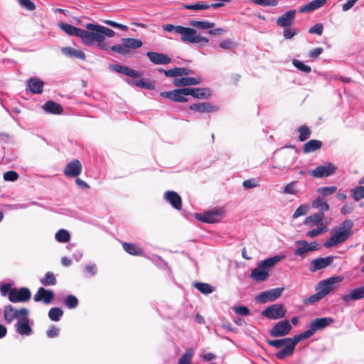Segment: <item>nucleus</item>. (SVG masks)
<instances>
[{
	"label": "nucleus",
	"mask_w": 364,
	"mask_h": 364,
	"mask_svg": "<svg viewBox=\"0 0 364 364\" xmlns=\"http://www.w3.org/2000/svg\"><path fill=\"white\" fill-rule=\"evenodd\" d=\"M353 222L347 219L343 221L339 226L332 230L331 236L324 242L325 247H332L346 241L353 234Z\"/></svg>",
	"instance_id": "obj_1"
},
{
	"label": "nucleus",
	"mask_w": 364,
	"mask_h": 364,
	"mask_svg": "<svg viewBox=\"0 0 364 364\" xmlns=\"http://www.w3.org/2000/svg\"><path fill=\"white\" fill-rule=\"evenodd\" d=\"M86 30L82 29L81 41L87 46L97 43V47L102 50H109V46L103 42V36L100 33V25L94 23H87L85 26Z\"/></svg>",
	"instance_id": "obj_2"
},
{
	"label": "nucleus",
	"mask_w": 364,
	"mask_h": 364,
	"mask_svg": "<svg viewBox=\"0 0 364 364\" xmlns=\"http://www.w3.org/2000/svg\"><path fill=\"white\" fill-rule=\"evenodd\" d=\"M298 337L299 334L295 336L293 338H284L282 339L267 340V343L269 346L276 348L283 347L276 353L275 356L277 359L284 360L294 353L296 346L301 341V340L298 339Z\"/></svg>",
	"instance_id": "obj_3"
},
{
	"label": "nucleus",
	"mask_w": 364,
	"mask_h": 364,
	"mask_svg": "<svg viewBox=\"0 0 364 364\" xmlns=\"http://www.w3.org/2000/svg\"><path fill=\"white\" fill-rule=\"evenodd\" d=\"M143 43L138 38H124L121 40L120 44L109 47V49L114 53L122 55H127L134 51L135 49L142 46Z\"/></svg>",
	"instance_id": "obj_4"
},
{
	"label": "nucleus",
	"mask_w": 364,
	"mask_h": 364,
	"mask_svg": "<svg viewBox=\"0 0 364 364\" xmlns=\"http://www.w3.org/2000/svg\"><path fill=\"white\" fill-rule=\"evenodd\" d=\"M334 322L331 317L317 318L314 319L309 325V329L299 334V340H304L311 337L317 331L322 330Z\"/></svg>",
	"instance_id": "obj_5"
},
{
	"label": "nucleus",
	"mask_w": 364,
	"mask_h": 364,
	"mask_svg": "<svg viewBox=\"0 0 364 364\" xmlns=\"http://www.w3.org/2000/svg\"><path fill=\"white\" fill-rule=\"evenodd\" d=\"M177 31V33L181 35V39L183 42L198 43L201 46L207 45L209 43L208 38L198 35L196 30L194 28L181 26L178 28Z\"/></svg>",
	"instance_id": "obj_6"
},
{
	"label": "nucleus",
	"mask_w": 364,
	"mask_h": 364,
	"mask_svg": "<svg viewBox=\"0 0 364 364\" xmlns=\"http://www.w3.org/2000/svg\"><path fill=\"white\" fill-rule=\"evenodd\" d=\"M225 215L223 207H215L203 213H196L195 218L203 223H214L218 222Z\"/></svg>",
	"instance_id": "obj_7"
},
{
	"label": "nucleus",
	"mask_w": 364,
	"mask_h": 364,
	"mask_svg": "<svg viewBox=\"0 0 364 364\" xmlns=\"http://www.w3.org/2000/svg\"><path fill=\"white\" fill-rule=\"evenodd\" d=\"M287 310L282 304H274L267 306L263 310L261 314L271 320H277L284 318L287 314Z\"/></svg>",
	"instance_id": "obj_8"
},
{
	"label": "nucleus",
	"mask_w": 364,
	"mask_h": 364,
	"mask_svg": "<svg viewBox=\"0 0 364 364\" xmlns=\"http://www.w3.org/2000/svg\"><path fill=\"white\" fill-rule=\"evenodd\" d=\"M28 310L26 308L17 309L11 304L5 306L4 309V318L8 323H10L16 318L18 320L23 316H28Z\"/></svg>",
	"instance_id": "obj_9"
},
{
	"label": "nucleus",
	"mask_w": 364,
	"mask_h": 364,
	"mask_svg": "<svg viewBox=\"0 0 364 364\" xmlns=\"http://www.w3.org/2000/svg\"><path fill=\"white\" fill-rule=\"evenodd\" d=\"M31 297V291L27 287L14 288L9 294V299L12 303L26 302L30 300Z\"/></svg>",
	"instance_id": "obj_10"
},
{
	"label": "nucleus",
	"mask_w": 364,
	"mask_h": 364,
	"mask_svg": "<svg viewBox=\"0 0 364 364\" xmlns=\"http://www.w3.org/2000/svg\"><path fill=\"white\" fill-rule=\"evenodd\" d=\"M189 25L200 30H208V33L210 35H223L225 33L226 30L223 28L210 29L215 26V23L206 21H191Z\"/></svg>",
	"instance_id": "obj_11"
},
{
	"label": "nucleus",
	"mask_w": 364,
	"mask_h": 364,
	"mask_svg": "<svg viewBox=\"0 0 364 364\" xmlns=\"http://www.w3.org/2000/svg\"><path fill=\"white\" fill-rule=\"evenodd\" d=\"M343 278L341 277H332L327 279L320 282L316 289L323 297L330 293L333 289L336 283L341 282Z\"/></svg>",
	"instance_id": "obj_12"
},
{
	"label": "nucleus",
	"mask_w": 364,
	"mask_h": 364,
	"mask_svg": "<svg viewBox=\"0 0 364 364\" xmlns=\"http://www.w3.org/2000/svg\"><path fill=\"white\" fill-rule=\"evenodd\" d=\"M337 170V167L331 163H326L318 166L311 171V175L314 178H323L333 175Z\"/></svg>",
	"instance_id": "obj_13"
},
{
	"label": "nucleus",
	"mask_w": 364,
	"mask_h": 364,
	"mask_svg": "<svg viewBox=\"0 0 364 364\" xmlns=\"http://www.w3.org/2000/svg\"><path fill=\"white\" fill-rule=\"evenodd\" d=\"M296 245L297 248L294 251V255L302 257H304L308 252L320 249L319 245L315 241L309 243L306 240H299L296 242Z\"/></svg>",
	"instance_id": "obj_14"
},
{
	"label": "nucleus",
	"mask_w": 364,
	"mask_h": 364,
	"mask_svg": "<svg viewBox=\"0 0 364 364\" xmlns=\"http://www.w3.org/2000/svg\"><path fill=\"white\" fill-rule=\"evenodd\" d=\"M284 290V287H280L263 291L256 297V300L262 304H264L268 301H273L282 295Z\"/></svg>",
	"instance_id": "obj_15"
},
{
	"label": "nucleus",
	"mask_w": 364,
	"mask_h": 364,
	"mask_svg": "<svg viewBox=\"0 0 364 364\" xmlns=\"http://www.w3.org/2000/svg\"><path fill=\"white\" fill-rule=\"evenodd\" d=\"M291 325L288 320L277 323L270 330L269 333L273 337H282L289 333Z\"/></svg>",
	"instance_id": "obj_16"
},
{
	"label": "nucleus",
	"mask_w": 364,
	"mask_h": 364,
	"mask_svg": "<svg viewBox=\"0 0 364 364\" xmlns=\"http://www.w3.org/2000/svg\"><path fill=\"white\" fill-rule=\"evenodd\" d=\"M189 109L200 114H210L218 111L219 107L208 102L194 103L189 105Z\"/></svg>",
	"instance_id": "obj_17"
},
{
	"label": "nucleus",
	"mask_w": 364,
	"mask_h": 364,
	"mask_svg": "<svg viewBox=\"0 0 364 364\" xmlns=\"http://www.w3.org/2000/svg\"><path fill=\"white\" fill-rule=\"evenodd\" d=\"M82 170V166L78 159H73L70 161L64 168L63 173L68 178H76Z\"/></svg>",
	"instance_id": "obj_18"
},
{
	"label": "nucleus",
	"mask_w": 364,
	"mask_h": 364,
	"mask_svg": "<svg viewBox=\"0 0 364 364\" xmlns=\"http://www.w3.org/2000/svg\"><path fill=\"white\" fill-rule=\"evenodd\" d=\"M333 259L334 257L333 255L314 259L311 262L309 269L311 272H314L317 270L324 269L331 264Z\"/></svg>",
	"instance_id": "obj_19"
},
{
	"label": "nucleus",
	"mask_w": 364,
	"mask_h": 364,
	"mask_svg": "<svg viewBox=\"0 0 364 364\" xmlns=\"http://www.w3.org/2000/svg\"><path fill=\"white\" fill-rule=\"evenodd\" d=\"M55 297L54 293L52 290L46 289L43 287H40L33 296L36 302L42 301L46 304L51 303Z\"/></svg>",
	"instance_id": "obj_20"
},
{
	"label": "nucleus",
	"mask_w": 364,
	"mask_h": 364,
	"mask_svg": "<svg viewBox=\"0 0 364 364\" xmlns=\"http://www.w3.org/2000/svg\"><path fill=\"white\" fill-rule=\"evenodd\" d=\"M16 331L21 336H30L32 332V328L30 326V320L28 316H23L20 318L16 324Z\"/></svg>",
	"instance_id": "obj_21"
},
{
	"label": "nucleus",
	"mask_w": 364,
	"mask_h": 364,
	"mask_svg": "<svg viewBox=\"0 0 364 364\" xmlns=\"http://www.w3.org/2000/svg\"><path fill=\"white\" fill-rule=\"evenodd\" d=\"M146 56L150 61L155 65H166L171 63V58L162 53L149 51Z\"/></svg>",
	"instance_id": "obj_22"
},
{
	"label": "nucleus",
	"mask_w": 364,
	"mask_h": 364,
	"mask_svg": "<svg viewBox=\"0 0 364 364\" xmlns=\"http://www.w3.org/2000/svg\"><path fill=\"white\" fill-rule=\"evenodd\" d=\"M296 11L290 10L278 17L277 24L282 28L291 27L295 19Z\"/></svg>",
	"instance_id": "obj_23"
},
{
	"label": "nucleus",
	"mask_w": 364,
	"mask_h": 364,
	"mask_svg": "<svg viewBox=\"0 0 364 364\" xmlns=\"http://www.w3.org/2000/svg\"><path fill=\"white\" fill-rule=\"evenodd\" d=\"M160 96L164 98L169 99L175 102H186L188 99L182 94L181 88L175 89L171 91L161 92Z\"/></svg>",
	"instance_id": "obj_24"
},
{
	"label": "nucleus",
	"mask_w": 364,
	"mask_h": 364,
	"mask_svg": "<svg viewBox=\"0 0 364 364\" xmlns=\"http://www.w3.org/2000/svg\"><path fill=\"white\" fill-rule=\"evenodd\" d=\"M202 79L200 77H182L181 78H175L173 85L176 87L196 85L200 84Z\"/></svg>",
	"instance_id": "obj_25"
},
{
	"label": "nucleus",
	"mask_w": 364,
	"mask_h": 364,
	"mask_svg": "<svg viewBox=\"0 0 364 364\" xmlns=\"http://www.w3.org/2000/svg\"><path fill=\"white\" fill-rule=\"evenodd\" d=\"M165 199L176 210L182 208V200L181 196L175 191H168L165 193Z\"/></svg>",
	"instance_id": "obj_26"
},
{
	"label": "nucleus",
	"mask_w": 364,
	"mask_h": 364,
	"mask_svg": "<svg viewBox=\"0 0 364 364\" xmlns=\"http://www.w3.org/2000/svg\"><path fill=\"white\" fill-rule=\"evenodd\" d=\"M44 82L39 78L31 77L27 81L29 91L33 94H41L43 91Z\"/></svg>",
	"instance_id": "obj_27"
},
{
	"label": "nucleus",
	"mask_w": 364,
	"mask_h": 364,
	"mask_svg": "<svg viewBox=\"0 0 364 364\" xmlns=\"http://www.w3.org/2000/svg\"><path fill=\"white\" fill-rule=\"evenodd\" d=\"M112 70L118 73H122L127 76L132 77H140L141 76V73L138 71L132 69L127 66H124L121 65H112L111 66Z\"/></svg>",
	"instance_id": "obj_28"
},
{
	"label": "nucleus",
	"mask_w": 364,
	"mask_h": 364,
	"mask_svg": "<svg viewBox=\"0 0 364 364\" xmlns=\"http://www.w3.org/2000/svg\"><path fill=\"white\" fill-rule=\"evenodd\" d=\"M58 27L66 34L70 36H77L81 38L82 29L77 28L71 24L65 23H59Z\"/></svg>",
	"instance_id": "obj_29"
},
{
	"label": "nucleus",
	"mask_w": 364,
	"mask_h": 364,
	"mask_svg": "<svg viewBox=\"0 0 364 364\" xmlns=\"http://www.w3.org/2000/svg\"><path fill=\"white\" fill-rule=\"evenodd\" d=\"M43 109L47 113L53 114H61L63 112V107L60 104L51 100L46 102L43 105Z\"/></svg>",
	"instance_id": "obj_30"
},
{
	"label": "nucleus",
	"mask_w": 364,
	"mask_h": 364,
	"mask_svg": "<svg viewBox=\"0 0 364 364\" xmlns=\"http://www.w3.org/2000/svg\"><path fill=\"white\" fill-rule=\"evenodd\" d=\"M123 250L129 255L134 256H142L144 250L138 245L131 242H122Z\"/></svg>",
	"instance_id": "obj_31"
},
{
	"label": "nucleus",
	"mask_w": 364,
	"mask_h": 364,
	"mask_svg": "<svg viewBox=\"0 0 364 364\" xmlns=\"http://www.w3.org/2000/svg\"><path fill=\"white\" fill-rule=\"evenodd\" d=\"M364 298V286L358 287L351 291L350 294H345L342 299L343 301L348 302L350 300H358Z\"/></svg>",
	"instance_id": "obj_32"
},
{
	"label": "nucleus",
	"mask_w": 364,
	"mask_h": 364,
	"mask_svg": "<svg viewBox=\"0 0 364 364\" xmlns=\"http://www.w3.org/2000/svg\"><path fill=\"white\" fill-rule=\"evenodd\" d=\"M323 146V142L318 139H311L303 145L304 154H309L319 150Z\"/></svg>",
	"instance_id": "obj_33"
},
{
	"label": "nucleus",
	"mask_w": 364,
	"mask_h": 364,
	"mask_svg": "<svg viewBox=\"0 0 364 364\" xmlns=\"http://www.w3.org/2000/svg\"><path fill=\"white\" fill-rule=\"evenodd\" d=\"M327 0H313L304 6H301L299 9L301 13H308L316 10L322 7Z\"/></svg>",
	"instance_id": "obj_34"
},
{
	"label": "nucleus",
	"mask_w": 364,
	"mask_h": 364,
	"mask_svg": "<svg viewBox=\"0 0 364 364\" xmlns=\"http://www.w3.org/2000/svg\"><path fill=\"white\" fill-rule=\"evenodd\" d=\"M269 277V272L262 268L259 264L258 267L252 270L250 277L255 282L265 281Z\"/></svg>",
	"instance_id": "obj_35"
},
{
	"label": "nucleus",
	"mask_w": 364,
	"mask_h": 364,
	"mask_svg": "<svg viewBox=\"0 0 364 364\" xmlns=\"http://www.w3.org/2000/svg\"><path fill=\"white\" fill-rule=\"evenodd\" d=\"M63 54L66 56L78 58L82 60H85V54L81 50H77L72 47H64L61 50Z\"/></svg>",
	"instance_id": "obj_36"
},
{
	"label": "nucleus",
	"mask_w": 364,
	"mask_h": 364,
	"mask_svg": "<svg viewBox=\"0 0 364 364\" xmlns=\"http://www.w3.org/2000/svg\"><path fill=\"white\" fill-rule=\"evenodd\" d=\"M283 259H284V256L276 255V256H274L273 257H270V258H268V259H266L262 261L259 264V265L262 268H263L264 269L267 271V272H269V270L270 268L274 267L277 263H278L279 262H280Z\"/></svg>",
	"instance_id": "obj_37"
},
{
	"label": "nucleus",
	"mask_w": 364,
	"mask_h": 364,
	"mask_svg": "<svg viewBox=\"0 0 364 364\" xmlns=\"http://www.w3.org/2000/svg\"><path fill=\"white\" fill-rule=\"evenodd\" d=\"M211 96V91L207 87L194 88L193 97L196 99H208Z\"/></svg>",
	"instance_id": "obj_38"
},
{
	"label": "nucleus",
	"mask_w": 364,
	"mask_h": 364,
	"mask_svg": "<svg viewBox=\"0 0 364 364\" xmlns=\"http://www.w3.org/2000/svg\"><path fill=\"white\" fill-rule=\"evenodd\" d=\"M40 282L43 286H54L57 284V279L55 274L51 272H48L44 277L40 279Z\"/></svg>",
	"instance_id": "obj_39"
},
{
	"label": "nucleus",
	"mask_w": 364,
	"mask_h": 364,
	"mask_svg": "<svg viewBox=\"0 0 364 364\" xmlns=\"http://www.w3.org/2000/svg\"><path fill=\"white\" fill-rule=\"evenodd\" d=\"M299 132V140L300 141H304L309 139L311 134V131L309 127L306 125H302L297 129Z\"/></svg>",
	"instance_id": "obj_40"
},
{
	"label": "nucleus",
	"mask_w": 364,
	"mask_h": 364,
	"mask_svg": "<svg viewBox=\"0 0 364 364\" xmlns=\"http://www.w3.org/2000/svg\"><path fill=\"white\" fill-rule=\"evenodd\" d=\"M183 8L188 10L198 11L208 9L210 8V6L204 1H200L193 4H184Z\"/></svg>",
	"instance_id": "obj_41"
},
{
	"label": "nucleus",
	"mask_w": 364,
	"mask_h": 364,
	"mask_svg": "<svg viewBox=\"0 0 364 364\" xmlns=\"http://www.w3.org/2000/svg\"><path fill=\"white\" fill-rule=\"evenodd\" d=\"M63 314V311L58 307H53L49 310L48 316L51 321H58Z\"/></svg>",
	"instance_id": "obj_42"
},
{
	"label": "nucleus",
	"mask_w": 364,
	"mask_h": 364,
	"mask_svg": "<svg viewBox=\"0 0 364 364\" xmlns=\"http://www.w3.org/2000/svg\"><path fill=\"white\" fill-rule=\"evenodd\" d=\"M194 287L201 293L204 294H208L214 291V288L206 283L197 282L194 284Z\"/></svg>",
	"instance_id": "obj_43"
},
{
	"label": "nucleus",
	"mask_w": 364,
	"mask_h": 364,
	"mask_svg": "<svg viewBox=\"0 0 364 364\" xmlns=\"http://www.w3.org/2000/svg\"><path fill=\"white\" fill-rule=\"evenodd\" d=\"M312 205L314 208H320L321 213L327 211L329 209L328 204L321 197H317L313 202Z\"/></svg>",
	"instance_id": "obj_44"
},
{
	"label": "nucleus",
	"mask_w": 364,
	"mask_h": 364,
	"mask_svg": "<svg viewBox=\"0 0 364 364\" xmlns=\"http://www.w3.org/2000/svg\"><path fill=\"white\" fill-rule=\"evenodd\" d=\"M129 84L132 85H135L139 87L145 88V89H154V86L152 83H150L146 81L144 79H141L139 80H129Z\"/></svg>",
	"instance_id": "obj_45"
},
{
	"label": "nucleus",
	"mask_w": 364,
	"mask_h": 364,
	"mask_svg": "<svg viewBox=\"0 0 364 364\" xmlns=\"http://www.w3.org/2000/svg\"><path fill=\"white\" fill-rule=\"evenodd\" d=\"M55 239L60 242H67L70 240V235L67 230L61 229L56 232Z\"/></svg>",
	"instance_id": "obj_46"
},
{
	"label": "nucleus",
	"mask_w": 364,
	"mask_h": 364,
	"mask_svg": "<svg viewBox=\"0 0 364 364\" xmlns=\"http://www.w3.org/2000/svg\"><path fill=\"white\" fill-rule=\"evenodd\" d=\"M292 64L298 70H299L300 71H301L304 73H309L311 71V68L309 65L304 64L303 62H301L299 60H296V59L293 60Z\"/></svg>",
	"instance_id": "obj_47"
},
{
	"label": "nucleus",
	"mask_w": 364,
	"mask_h": 364,
	"mask_svg": "<svg viewBox=\"0 0 364 364\" xmlns=\"http://www.w3.org/2000/svg\"><path fill=\"white\" fill-rule=\"evenodd\" d=\"M65 304L68 309H75L78 305V300L74 295H68L65 299Z\"/></svg>",
	"instance_id": "obj_48"
},
{
	"label": "nucleus",
	"mask_w": 364,
	"mask_h": 364,
	"mask_svg": "<svg viewBox=\"0 0 364 364\" xmlns=\"http://www.w3.org/2000/svg\"><path fill=\"white\" fill-rule=\"evenodd\" d=\"M351 192L355 200L358 201L364 198V186H358L353 188Z\"/></svg>",
	"instance_id": "obj_49"
},
{
	"label": "nucleus",
	"mask_w": 364,
	"mask_h": 364,
	"mask_svg": "<svg viewBox=\"0 0 364 364\" xmlns=\"http://www.w3.org/2000/svg\"><path fill=\"white\" fill-rule=\"evenodd\" d=\"M193 356V350H187L184 354L180 358L178 364H192L191 358Z\"/></svg>",
	"instance_id": "obj_50"
},
{
	"label": "nucleus",
	"mask_w": 364,
	"mask_h": 364,
	"mask_svg": "<svg viewBox=\"0 0 364 364\" xmlns=\"http://www.w3.org/2000/svg\"><path fill=\"white\" fill-rule=\"evenodd\" d=\"M337 190L336 186H325L318 189V192L320 193L323 196H331Z\"/></svg>",
	"instance_id": "obj_51"
},
{
	"label": "nucleus",
	"mask_w": 364,
	"mask_h": 364,
	"mask_svg": "<svg viewBox=\"0 0 364 364\" xmlns=\"http://www.w3.org/2000/svg\"><path fill=\"white\" fill-rule=\"evenodd\" d=\"M3 178L6 181H16L18 178V174L15 171H8L4 173Z\"/></svg>",
	"instance_id": "obj_52"
},
{
	"label": "nucleus",
	"mask_w": 364,
	"mask_h": 364,
	"mask_svg": "<svg viewBox=\"0 0 364 364\" xmlns=\"http://www.w3.org/2000/svg\"><path fill=\"white\" fill-rule=\"evenodd\" d=\"M19 4L28 11H33L36 9L35 4L31 0H18Z\"/></svg>",
	"instance_id": "obj_53"
},
{
	"label": "nucleus",
	"mask_w": 364,
	"mask_h": 364,
	"mask_svg": "<svg viewBox=\"0 0 364 364\" xmlns=\"http://www.w3.org/2000/svg\"><path fill=\"white\" fill-rule=\"evenodd\" d=\"M105 24L108 25V26H110L112 27H114V28H119L122 31H127L128 30V26H126V25H124V24H121V23H117L114 21H112V20H105L103 21Z\"/></svg>",
	"instance_id": "obj_54"
},
{
	"label": "nucleus",
	"mask_w": 364,
	"mask_h": 364,
	"mask_svg": "<svg viewBox=\"0 0 364 364\" xmlns=\"http://www.w3.org/2000/svg\"><path fill=\"white\" fill-rule=\"evenodd\" d=\"M325 232H326L325 227H318L316 229H313V230L308 231L306 235L309 237H317V236L321 235L322 233H323Z\"/></svg>",
	"instance_id": "obj_55"
},
{
	"label": "nucleus",
	"mask_w": 364,
	"mask_h": 364,
	"mask_svg": "<svg viewBox=\"0 0 364 364\" xmlns=\"http://www.w3.org/2000/svg\"><path fill=\"white\" fill-rule=\"evenodd\" d=\"M322 298V295L319 294L318 291H317L316 294L311 295L310 296L304 299L303 302L304 304H308V303H315L316 301H318Z\"/></svg>",
	"instance_id": "obj_56"
},
{
	"label": "nucleus",
	"mask_w": 364,
	"mask_h": 364,
	"mask_svg": "<svg viewBox=\"0 0 364 364\" xmlns=\"http://www.w3.org/2000/svg\"><path fill=\"white\" fill-rule=\"evenodd\" d=\"M298 33V30L290 27L284 28L283 31L284 37L286 39H290Z\"/></svg>",
	"instance_id": "obj_57"
},
{
	"label": "nucleus",
	"mask_w": 364,
	"mask_h": 364,
	"mask_svg": "<svg viewBox=\"0 0 364 364\" xmlns=\"http://www.w3.org/2000/svg\"><path fill=\"white\" fill-rule=\"evenodd\" d=\"M100 33L103 36V41H105V37L111 38L115 35V32L107 27L100 26Z\"/></svg>",
	"instance_id": "obj_58"
},
{
	"label": "nucleus",
	"mask_w": 364,
	"mask_h": 364,
	"mask_svg": "<svg viewBox=\"0 0 364 364\" xmlns=\"http://www.w3.org/2000/svg\"><path fill=\"white\" fill-rule=\"evenodd\" d=\"M323 26L322 23H316L309 30V32L310 33H316L318 36H321L323 33Z\"/></svg>",
	"instance_id": "obj_59"
},
{
	"label": "nucleus",
	"mask_w": 364,
	"mask_h": 364,
	"mask_svg": "<svg viewBox=\"0 0 364 364\" xmlns=\"http://www.w3.org/2000/svg\"><path fill=\"white\" fill-rule=\"evenodd\" d=\"M242 185L245 189L255 188L259 186L257 181L255 179L245 180L243 181Z\"/></svg>",
	"instance_id": "obj_60"
},
{
	"label": "nucleus",
	"mask_w": 364,
	"mask_h": 364,
	"mask_svg": "<svg viewBox=\"0 0 364 364\" xmlns=\"http://www.w3.org/2000/svg\"><path fill=\"white\" fill-rule=\"evenodd\" d=\"M323 217H324V214L322 212L321 213H316V214L310 215L308 218V220H311L314 224H317V223H320L323 219Z\"/></svg>",
	"instance_id": "obj_61"
},
{
	"label": "nucleus",
	"mask_w": 364,
	"mask_h": 364,
	"mask_svg": "<svg viewBox=\"0 0 364 364\" xmlns=\"http://www.w3.org/2000/svg\"><path fill=\"white\" fill-rule=\"evenodd\" d=\"M234 311L242 316H247L250 314V310L245 306H236L234 308Z\"/></svg>",
	"instance_id": "obj_62"
},
{
	"label": "nucleus",
	"mask_w": 364,
	"mask_h": 364,
	"mask_svg": "<svg viewBox=\"0 0 364 364\" xmlns=\"http://www.w3.org/2000/svg\"><path fill=\"white\" fill-rule=\"evenodd\" d=\"M235 46V43L230 39H225L219 43V46L223 49H230Z\"/></svg>",
	"instance_id": "obj_63"
},
{
	"label": "nucleus",
	"mask_w": 364,
	"mask_h": 364,
	"mask_svg": "<svg viewBox=\"0 0 364 364\" xmlns=\"http://www.w3.org/2000/svg\"><path fill=\"white\" fill-rule=\"evenodd\" d=\"M307 213V208L306 206H299L294 213L293 218H296L301 215H306Z\"/></svg>",
	"instance_id": "obj_64"
}]
</instances>
